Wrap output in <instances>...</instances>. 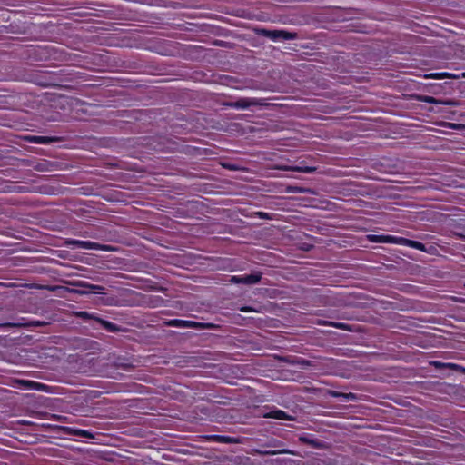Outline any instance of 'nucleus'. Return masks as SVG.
I'll use <instances>...</instances> for the list:
<instances>
[{
  "label": "nucleus",
  "instance_id": "f257e3e1",
  "mask_svg": "<svg viewBox=\"0 0 465 465\" xmlns=\"http://www.w3.org/2000/svg\"><path fill=\"white\" fill-rule=\"evenodd\" d=\"M266 104L267 103L262 98L242 97L239 98L236 101L229 103L228 106L234 109L245 110L249 109L252 106H263Z\"/></svg>",
  "mask_w": 465,
  "mask_h": 465
},
{
  "label": "nucleus",
  "instance_id": "7ed1b4c3",
  "mask_svg": "<svg viewBox=\"0 0 465 465\" xmlns=\"http://www.w3.org/2000/svg\"><path fill=\"white\" fill-rule=\"evenodd\" d=\"M261 35L273 40H291L294 39L296 37V34H292L291 32L285 31V30H267V29H262Z\"/></svg>",
  "mask_w": 465,
  "mask_h": 465
},
{
  "label": "nucleus",
  "instance_id": "f3484780",
  "mask_svg": "<svg viewBox=\"0 0 465 465\" xmlns=\"http://www.w3.org/2000/svg\"><path fill=\"white\" fill-rule=\"evenodd\" d=\"M440 104H445V105H457V103L454 102V101H451V100L440 102Z\"/></svg>",
  "mask_w": 465,
  "mask_h": 465
},
{
  "label": "nucleus",
  "instance_id": "39448f33",
  "mask_svg": "<svg viewBox=\"0 0 465 465\" xmlns=\"http://www.w3.org/2000/svg\"><path fill=\"white\" fill-rule=\"evenodd\" d=\"M261 279V275L257 273H252L249 275L242 276H232L231 278V282L234 283H244V284H254L258 282Z\"/></svg>",
  "mask_w": 465,
  "mask_h": 465
},
{
  "label": "nucleus",
  "instance_id": "2eb2a0df",
  "mask_svg": "<svg viewBox=\"0 0 465 465\" xmlns=\"http://www.w3.org/2000/svg\"><path fill=\"white\" fill-rule=\"evenodd\" d=\"M423 101L430 103V104H440L434 97L431 96H426Z\"/></svg>",
  "mask_w": 465,
  "mask_h": 465
},
{
  "label": "nucleus",
  "instance_id": "0eeeda50",
  "mask_svg": "<svg viewBox=\"0 0 465 465\" xmlns=\"http://www.w3.org/2000/svg\"><path fill=\"white\" fill-rule=\"evenodd\" d=\"M397 245H403V246H409L411 248H414L416 250L424 251V245L416 241L408 240L402 237H398L397 239Z\"/></svg>",
  "mask_w": 465,
  "mask_h": 465
},
{
  "label": "nucleus",
  "instance_id": "f8f14e48",
  "mask_svg": "<svg viewBox=\"0 0 465 465\" xmlns=\"http://www.w3.org/2000/svg\"><path fill=\"white\" fill-rule=\"evenodd\" d=\"M265 417L273 418L277 420H285L287 418V415L284 411L276 410L270 411L269 413L264 415Z\"/></svg>",
  "mask_w": 465,
  "mask_h": 465
},
{
  "label": "nucleus",
  "instance_id": "f03ea898",
  "mask_svg": "<svg viewBox=\"0 0 465 465\" xmlns=\"http://www.w3.org/2000/svg\"><path fill=\"white\" fill-rule=\"evenodd\" d=\"M277 169L288 172H298V173H312L317 171V168L313 165H309L305 161L294 162L289 164H282L277 166Z\"/></svg>",
  "mask_w": 465,
  "mask_h": 465
},
{
  "label": "nucleus",
  "instance_id": "9d476101",
  "mask_svg": "<svg viewBox=\"0 0 465 465\" xmlns=\"http://www.w3.org/2000/svg\"><path fill=\"white\" fill-rule=\"evenodd\" d=\"M425 78L428 79H445V78H457V76L453 75L450 73L442 72V73H431L425 75Z\"/></svg>",
  "mask_w": 465,
  "mask_h": 465
},
{
  "label": "nucleus",
  "instance_id": "20e7f679",
  "mask_svg": "<svg viewBox=\"0 0 465 465\" xmlns=\"http://www.w3.org/2000/svg\"><path fill=\"white\" fill-rule=\"evenodd\" d=\"M367 239L371 242L397 244L398 237L389 234H368Z\"/></svg>",
  "mask_w": 465,
  "mask_h": 465
},
{
  "label": "nucleus",
  "instance_id": "aec40b11",
  "mask_svg": "<svg viewBox=\"0 0 465 465\" xmlns=\"http://www.w3.org/2000/svg\"><path fill=\"white\" fill-rule=\"evenodd\" d=\"M463 76L465 77V73L463 74Z\"/></svg>",
  "mask_w": 465,
  "mask_h": 465
},
{
  "label": "nucleus",
  "instance_id": "6e6552de",
  "mask_svg": "<svg viewBox=\"0 0 465 465\" xmlns=\"http://www.w3.org/2000/svg\"><path fill=\"white\" fill-rule=\"evenodd\" d=\"M167 324L180 328H192L200 325L198 322L184 320H172Z\"/></svg>",
  "mask_w": 465,
  "mask_h": 465
},
{
  "label": "nucleus",
  "instance_id": "9b49d317",
  "mask_svg": "<svg viewBox=\"0 0 465 465\" xmlns=\"http://www.w3.org/2000/svg\"><path fill=\"white\" fill-rule=\"evenodd\" d=\"M27 140L32 143L46 144L54 141L53 138L47 136H29Z\"/></svg>",
  "mask_w": 465,
  "mask_h": 465
},
{
  "label": "nucleus",
  "instance_id": "6ab92c4d",
  "mask_svg": "<svg viewBox=\"0 0 465 465\" xmlns=\"http://www.w3.org/2000/svg\"><path fill=\"white\" fill-rule=\"evenodd\" d=\"M260 215H261L262 217H266V218L268 217V216H267V213H260Z\"/></svg>",
  "mask_w": 465,
  "mask_h": 465
},
{
  "label": "nucleus",
  "instance_id": "423d86ee",
  "mask_svg": "<svg viewBox=\"0 0 465 465\" xmlns=\"http://www.w3.org/2000/svg\"><path fill=\"white\" fill-rule=\"evenodd\" d=\"M34 169L37 172H54L55 165L47 160H39L35 163Z\"/></svg>",
  "mask_w": 465,
  "mask_h": 465
},
{
  "label": "nucleus",
  "instance_id": "ddd939ff",
  "mask_svg": "<svg viewBox=\"0 0 465 465\" xmlns=\"http://www.w3.org/2000/svg\"><path fill=\"white\" fill-rule=\"evenodd\" d=\"M21 383H23L25 388L27 389H35V390H40L43 385L39 384V383H35L34 381H20Z\"/></svg>",
  "mask_w": 465,
  "mask_h": 465
},
{
  "label": "nucleus",
  "instance_id": "dca6fc26",
  "mask_svg": "<svg viewBox=\"0 0 465 465\" xmlns=\"http://www.w3.org/2000/svg\"><path fill=\"white\" fill-rule=\"evenodd\" d=\"M448 367L451 368V369H455V370H462L463 371H465V368H461L460 366L457 365V364H454V363H448L447 364Z\"/></svg>",
  "mask_w": 465,
  "mask_h": 465
},
{
  "label": "nucleus",
  "instance_id": "1a4fd4ad",
  "mask_svg": "<svg viewBox=\"0 0 465 465\" xmlns=\"http://www.w3.org/2000/svg\"><path fill=\"white\" fill-rule=\"evenodd\" d=\"M73 243L83 249H88V250H98L102 249L98 243L88 242V241H74Z\"/></svg>",
  "mask_w": 465,
  "mask_h": 465
},
{
  "label": "nucleus",
  "instance_id": "a211bd4d",
  "mask_svg": "<svg viewBox=\"0 0 465 465\" xmlns=\"http://www.w3.org/2000/svg\"><path fill=\"white\" fill-rule=\"evenodd\" d=\"M81 435H84V436H89L90 433L86 430H81Z\"/></svg>",
  "mask_w": 465,
  "mask_h": 465
},
{
  "label": "nucleus",
  "instance_id": "4468645a",
  "mask_svg": "<svg viewBox=\"0 0 465 465\" xmlns=\"http://www.w3.org/2000/svg\"><path fill=\"white\" fill-rule=\"evenodd\" d=\"M223 166L231 171H245L244 168H239L235 164L226 163V164H223Z\"/></svg>",
  "mask_w": 465,
  "mask_h": 465
}]
</instances>
